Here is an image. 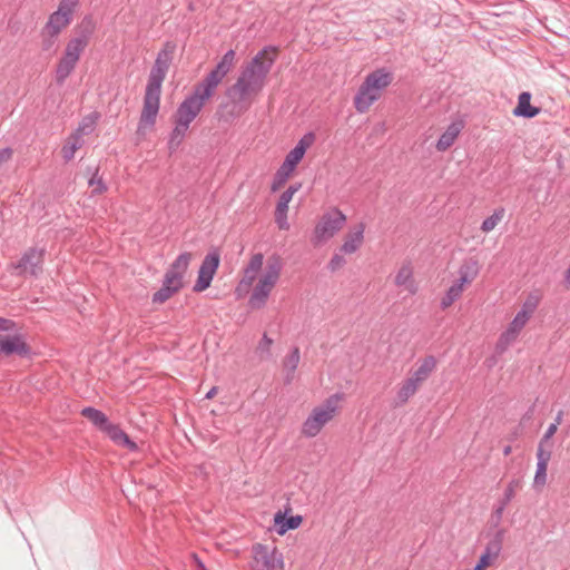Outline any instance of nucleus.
<instances>
[{
	"label": "nucleus",
	"instance_id": "obj_3",
	"mask_svg": "<svg viewBox=\"0 0 570 570\" xmlns=\"http://www.w3.org/2000/svg\"><path fill=\"white\" fill-rule=\"evenodd\" d=\"M283 264L278 256L274 255L267 259V264L263 275L259 277L257 284L253 288L248 304L253 309L263 308L277 284Z\"/></svg>",
	"mask_w": 570,
	"mask_h": 570
},
{
	"label": "nucleus",
	"instance_id": "obj_17",
	"mask_svg": "<svg viewBox=\"0 0 570 570\" xmlns=\"http://www.w3.org/2000/svg\"><path fill=\"white\" fill-rule=\"evenodd\" d=\"M191 261V254L181 253L170 265L165 276L168 284H177L183 287V278Z\"/></svg>",
	"mask_w": 570,
	"mask_h": 570
},
{
	"label": "nucleus",
	"instance_id": "obj_33",
	"mask_svg": "<svg viewBox=\"0 0 570 570\" xmlns=\"http://www.w3.org/2000/svg\"><path fill=\"white\" fill-rule=\"evenodd\" d=\"M180 288V285L168 284L167 278L164 277L161 287L153 295V302L156 304H163L166 301H168L174 294H176Z\"/></svg>",
	"mask_w": 570,
	"mask_h": 570
},
{
	"label": "nucleus",
	"instance_id": "obj_21",
	"mask_svg": "<svg viewBox=\"0 0 570 570\" xmlns=\"http://www.w3.org/2000/svg\"><path fill=\"white\" fill-rule=\"evenodd\" d=\"M479 273V261L474 257L465 258L458 271L459 278L456 281L463 285L471 284L478 277Z\"/></svg>",
	"mask_w": 570,
	"mask_h": 570
},
{
	"label": "nucleus",
	"instance_id": "obj_37",
	"mask_svg": "<svg viewBox=\"0 0 570 570\" xmlns=\"http://www.w3.org/2000/svg\"><path fill=\"white\" fill-rule=\"evenodd\" d=\"M504 214L505 209L503 207L497 208L491 216H489L482 222L481 230L483 233H489L493 230L495 226L502 220Z\"/></svg>",
	"mask_w": 570,
	"mask_h": 570
},
{
	"label": "nucleus",
	"instance_id": "obj_53",
	"mask_svg": "<svg viewBox=\"0 0 570 570\" xmlns=\"http://www.w3.org/2000/svg\"><path fill=\"white\" fill-rule=\"evenodd\" d=\"M562 417H563V411H559L558 414L556 415L553 424L559 426L562 422Z\"/></svg>",
	"mask_w": 570,
	"mask_h": 570
},
{
	"label": "nucleus",
	"instance_id": "obj_25",
	"mask_svg": "<svg viewBox=\"0 0 570 570\" xmlns=\"http://www.w3.org/2000/svg\"><path fill=\"white\" fill-rule=\"evenodd\" d=\"M394 283L396 286H405L410 294L417 292V286L413 279V268L410 263L403 264L395 275Z\"/></svg>",
	"mask_w": 570,
	"mask_h": 570
},
{
	"label": "nucleus",
	"instance_id": "obj_35",
	"mask_svg": "<svg viewBox=\"0 0 570 570\" xmlns=\"http://www.w3.org/2000/svg\"><path fill=\"white\" fill-rule=\"evenodd\" d=\"M301 360L298 347H294L291 354L284 361V368L286 371L285 383L291 384L294 379V372L296 371Z\"/></svg>",
	"mask_w": 570,
	"mask_h": 570
},
{
	"label": "nucleus",
	"instance_id": "obj_54",
	"mask_svg": "<svg viewBox=\"0 0 570 570\" xmlns=\"http://www.w3.org/2000/svg\"><path fill=\"white\" fill-rule=\"evenodd\" d=\"M564 283L570 285V267L564 272Z\"/></svg>",
	"mask_w": 570,
	"mask_h": 570
},
{
	"label": "nucleus",
	"instance_id": "obj_56",
	"mask_svg": "<svg viewBox=\"0 0 570 570\" xmlns=\"http://www.w3.org/2000/svg\"><path fill=\"white\" fill-rule=\"evenodd\" d=\"M511 451H512L511 445H505V446L503 448V454H504L505 456H508V455L511 453Z\"/></svg>",
	"mask_w": 570,
	"mask_h": 570
},
{
	"label": "nucleus",
	"instance_id": "obj_22",
	"mask_svg": "<svg viewBox=\"0 0 570 570\" xmlns=\"http://www.w3.org/2000/svg\"><path fill=\"white\" fill-rule=\"evenodd\" d=\"M104 433H106L116 444L130 451H135L138 448L137 444L130 440L128 434L117 424L110 422L104 430Z\"/></svg>",
	"mask_w": 570,
	"mask_h": 570
},
{
	"label": "nucleus",
	"instance_id": "obj_49",
	"mask_svg": "<svg viewBox=\"0 0 570 570\" xmlns=\"http://www.w3.org/2000/svg\"><path fill=\"white\" fill-rule=\"evenodd\" d=\"M557 430H558V426L556 424L551 423L548 426V429H547L546 433L543 434L542 439L540 440V442L547 444L549 442V440L554 435Z\"/></svg>",
	"mask_w": 570,
	"mask_h": 570
},
{
	"label": "nucleus",
	"instance_id": "obj_14",
	"mask_svg": "<svg viewBox=\"0 0 570 570\" xmlns=\"http://www.w3.org/2000/svg\"><path fill=\"white\" fill-rule=\"evenodd\" d=\"M264 255L262 253L254 254L247 265L243 269V277L237 284L235 288V294L237 298H242L246 294H248L250 287L253 286L257 274L263 267Z\"/></svg>",
	"mask_w": 570,
	"mask_h": 570
},
{
	"label": "nucleus",
	"instance_id": "obj_40",
	"mask_svg": "<svg viewBox=\"0 0 570 570\" xmlns=\"http://www.w3.org/2000/svg\"><path fill=\"white\" fill-rule=\"evenodd\" d=\"M89 186L92 187L94 195H100L107 190V186L104 183L102 178L98 175V168L95 169L91 178L88 181Z\"/></svg>",
	"mask_w": 570,
	"mask_h": 570
},
{
	"label": "nucleus",
	"instance_id": "obj_42",
	"mask_svg": "<svg viewBox=\"0 0 570 570\" xmlns=\"http://www.w3.org/2000/svg\"><path fill=\"white\" fill-rule=\"evenodd\" d=\"M530 318L524 315V313L518 312L512 322L509 324L508 328L513 332L520 334L521 330L525 326Z\"/></svg>",
	"mask_w": 570,
	"mask_h": 570
},
{
	"label": "nucleus",
	"instance_id": "obj_26",
	"mask_svg": "<svg viewBox=\"0 0 570 570\" xmlns=\"http://www.w3.org/2000/svg\"><path fill=\"white\" fill-rule=\"evenodd\" d=\"M393 80V75L385 69H377L373 72L368 73L364 81L367 86L374 88V90H379L382 92Z\"/></svg>",
	"mask_w": 570,
	"mask_h": 570
},
{
	"label": "nucleus",
	"instance_id": "obj_9",
	"mask_svg": "<svg viewBox=\"0 0 570 570\" xmlns=\"http://www.w3.org/2000/svg\"><path fill=\"white\" fill-rule=\"evenodd\" d=\"M227 102L219 105L216 116L218 120L232 124L244 115L252 106L253 99H248L240 94H234L230 88L226 90Z\"/></svg>",
	"mask_w": 570,
	"mask_h": 570
},
{
	"label": "nucleus",
	"instance_id": "obj_13",
	"mask_svg": "<svg viewBox=\"0 0 570 570\" xmlns=\"http://www.w3.org/2000/svg\"><path fill=\"white\" fill-rule=\"evenodd\" d=\"M220 255L217 249H213L204 257L198 271V278L193 288L194 292L199 293L210 286L214 275L218 269Z\"/></svg>",
	"mask_w": 570,
	"mask_h": 570
},
{
	"label": "nucleus",
	"instance_id": "obj_6",
	"mask_svg": "<svg viewBox=\"0 0 570 570\" xmlns=\"http://www.w3.org/2000/svg\"><path fill=\"white\" fill-rule=\"evenodd\" d=\"M212 97V95L196 85L193 92L177 107L174 115V122L189 127Z\"/></svg>",
	"mask_w": 570,
	"mask_h": 570
},
{
	"label": "nucleus",
	"instance_id": "obj_47",
	"mask_svg": "<svg viewBox=\"0 0 570 570\" xmlns=\"http://www.w3.org/2000/svg\"><path fill=\"white\" fill-rule=\"evenodd\" d=\"M547 469L548 465L537 464V471L534 475V484L543 485L547 482Z\"/></svg>",
	"mask_w": 570,
	"mask_h": 570
},
{
	"label": "nucleus",
	"instance_id": "obj_20",
	"mask_svg": "<svg viewBox=\"0 0 570 570\" xmlns=\"http://www.w3.org/2000/svg\"><path fill=\"white\" fill-rule=\"evenodd\" d=\"M436 367V360L434 356L429 355L424 357L419 367L411 372L409 379L412 380L415 384L421 386L432 374V372Z\"/></svg>",
	"mask_w": 570,
	"mask_h": 570
},
{
	"label": "nucleus",
	"instance_id": "obj_27",
	"mask_svg": "<svg viewBox=\"0 0 570 570\" xmlns=\"http://www.w3.org/2000/svg\"><path fill=\"white\" fill-rule=\"evenodd\" d=\"M463 128L462 122H452L448 126L445 131L441 135L436 142V149L439 151L448 150L456 140L459 134Z\"/></svg>",
	"mask_w": 570,
	"mask_h": 570
},
{
	"label": "nucleus",
	"instance_id": "obj_5",
	"mask_svg": "<svg viewBox=\"0 0 570 570\" xmlns=\"http://www.w3.org/2000/svg\"><path fill=\"white\" fill-rule=\"evenodd\" d=\"M313 140L314 135L312 132L304 135L297 145L286 155L285 160L274 175L271 186L272 191H277L285 185L291 174L296 168L297 164L304 157L306 149L309 147Z\"/></svg>",
	"mask_w": 570,
	"mask_h": 570
},
{
	"label": "nucleus",
	"instance_id": "obj_4",
	"mask_svg": "<svg viewBox=\"0 0 570 570\" xmlns=\"http://www.w3.org/2000/svg\"><path fill=\"white\" fill-rule=\"evenodd\" d=\"M343 397L342 393H335L328 396L321 405L315 406L302 425V434L306 438L316 436L334 419Z\"/></svg>",
	"mask_w": 570,
	"mask_h": 570
},
{
	"label": "nucleus",
	"instance_id": "obj_19",
	"mask_svg": "<svg viewBox=\"0 0 570 570\" xmlns=\"http://www.w3.org/2000/svg\"><path fill=\"white\" fill-rule=\"evenodd\" d=\"M365 224L358 223L352 230H350L340 248L343 254H354L363 245L364 242Z\"/></svg>",
	"mask_w": 570,
	"mask_h": 570
},
{
	"label": "nucleus",
	"instance_id": "obj_1",
	"mask_svg": "<svg viewBox=\"0 0 570 570\" xmlns=\"http://www.w3.org/2000/svg\"><path fill=\"white\" fill-rule=\"evenodd\" d=\"M175 50L176 45L167 41L156 57L145 89L137 135L144 136L146 130L151 129L156 124L160 106L161 85L171 65Z\"/></svg>",
	"mask_w": 570,
	"mask_h": 570
},
{
	"label": "nucleus",
	"instance_id": "obj_11",
	"mask_svg": "<svg viewBox=\"0 0 570 570\" xmlns=\"http://www.w3.org/2000/svg\"><path fill=\"white\" fill-rule=\"evenodd\" d=\"M95 30V22L91 17H85L78 26V36L71 38L66 48L63 56L75 61H79L81 53L89 45V39Z\"/></svg>",
	"mask_w": 570,
	"mask_h": 570
},
{
	"label": "nucleus",
	"instance_id": "obj_29",
	"mask_svg": "<svg viewBox=\"0 0 570 570\" xmlns=\"http://www.w3.org/2000/svg\"><path fill=\"white\" fill-rule=\"evenodd\" d=\"M303 521L301 515H292L286 518L281 511H278L274 515V523L276 525V531L279 535L285 534L289 530L297 529Z\"/></svg>",
	"mask_w": 570,
	"mask_h": 570
},
{
	"label": "nucleus",
	"instance_id": "obj_23",
	"mask_svg": "<svg viewBox=\"0 0 570 570\" xmlns=\"http://www.w3.org/2000/svg\"><path fill=\"white\" fill-rule=\"evenodd\" d=\"M502 550V533L498 532L492 540H490L478 562L490 567L499 557Z\"/></svg>",
	"mask_w": 570,
	"mask_h": 570
},
{
	"label": "nucleus",
	"instance_id": "obj_52",
	"mask_svg": "<svg viewBox=\"0 0 570 570\" xmlns=\"http://www.w3.org/2000/svg\"><path fill=\"white\" fill-rule=\"evenodd\" d=\"M505 508H507V505H503V502L499 501L498 505L494 509V515L498 519V521L501 520Z\"/></svg>",
	"mask_w": 570,
	"mask_h": 570
},
{
	"label": "nucleus",
	"instance_id": "obj_32",
	"mask_svg": "<svg viewBox=\"0 0 570 570\" xmlns=\"http://www.w3.org/2000/svg\"><path fill=\"white\" fill-rule=\"evenodd\" d=\"M174 125L175 126H174V128L169 135V139H168V149H169L170 154H173L174 151H176L179 148V146L183 144L185 136L189 129V127L184 126L178 122H174Z\"/></svg>",
	"mask_w": 570,
	"mask_h": 570
},
{
	"label": "nucleus",
	"instance_id": "obj_57",
	"mask_svg": "<svg viewBox=\"0 0 570 570\" xmlns=\"http://www.w3.org/2000/svg\"><path fill=\"white\" fill-rule=\"evenodd\" d=\"M485 568H488L485 564L478 562L474 567V570H484Z\"/></svg>",
	"mask_w": 570,
	"mask_h": 570
},
{
	"label": "nucleus",
	"instance_id": "obj_28",
	"mask_svg": "<svg viewBox=\"0 0 570 570\" xmlns=\"http://www.w3.org/2000/svg\"><path fill=\"white\" fill-rule=\"evenodd\" d=\"M420 386L415 384L409 377L405 379L399 386L396 391V396L394 400V407L403 406L409 402V400L417 392Z\"/></svg>",
	"mask_w": 570,
	"mask_h": 570
},
{
	"label": "nucleus",
	"instance_id": "obj_38",
	"mask_svg": "<svg viewBox=\"0 0 570 570\" xmlns=\"http://www.w3.org/2000/svg\"><path fill=\"white\" fill-rule=\"evenodd\" d=\"M522 488V480L520 478L512 479L503 493L502 499L500 501L503 502V505H508L511 500L514 498L515 493Z\"/></svg>",
	"mask_w": 570,
	"mask_h": 570
},
{
	"label": "nucleus",
	"instance_id": "obj_16",
	"mask_svg": "<svg viewBox=\"0 0 570 570\" xmlns=\"http://www.w3.org/2000/svg\"><path fill=\"white\" fill-rule=\"evenodd\" d=\"M301 188L302 184L296 183L291 185L285 191L281 194L275 208V223L279 229L287 230L289 228L287 220L288 204L293 199L294 194L297 193Z\"/></svg>",
	"mask_w": 570,
	"mask_h": 570
},
{
	"label": "nucleus",
	"instance_id": "obj_12",
	"mask_svg": "<svg viewBox=\"0 0 570 570\" xmlns=\"http://www.w3.org/2000/svg\"><path fill=\"white\" fill-rule=\"evenodd\" d=\"M78 3L79 0H61L58 9L49 16L43 29L51 33L60 35L71 23L72 14Z\"/></svg>",
	"mask_w": 570,
	"mask_h": 570
},
{
	"label": "nucleus",
	"instance_id": "obj_51",
	"mask_svg": "<svg viewBox=\"0 0 570 570\" xmlns=\"http://www.w3.org/2000/svg\"><path fill=\"white\" fill-rule=\"evenodd\" d=\"M454 303V299L451 298V296H449L446 293L445 295L443 296V298L441 299V308L442 309H446L448 307H450L452 304Z\"/></svg>",
	"mask_w": 570,
	"mask_h": 570
},
{
	"label": "nucleus",
	"instance_id": "obj_39",
	"mask_svg": "<svg viewBox=\"0 0 570 570\" xmlns=\"http://www.w3.org/2000/svg\"><path fill=\"white\" fill-rule=\"evenodd\" d=\"M40 37H41V48L43 51H49L51 50L57 40H58V37L59 35L57 33H51L50 31H47L46 29H41V32H40Z\"/></svg>",
	"mask_w": 570,
	"mask_h": 570
},
{
	"label": "nucleus",
	"instance_id": "obj_31",
	"mask_svg": "<svg viewBox=\"0 0 570 570\" xmlns=\"http://www.w3.org/2000/svg\"><path fill=\"white\" fill-rule=\"evenodd\" d=\"M76 66L77 61L62 55L56 68L57 83L62 85L66 81V79L70 76V73L75 70Z\"/></svg>",
	"mask_w": 570,
	"mask_h": 570
},
{
	"label": "nucleus",
	"instance_id": "obj_36",
	"mask_svg": "<svg viewBox=\"0 0 570 570\" xmlns=\"http://www.w3.org/2000/svg\"><path fill=\"white\" fill-rule=\"evenodd\" d=\"M519 336L518 333L513 332L510 328H507L499 337L495 344V351L498 354L504 353L508 347L517 340Z\"/></svg>",
	"mask_w": 570,
	"mask_h": 570
},
{
	"label": "nucleus",
	"instance_id": "obj_43",
	"mask_svg": "<svg viewBox=\"0 0 570 570\" xmlns=\"http://www.w3.org/2000/svg\"><path fill=\"white\" fill-rule=\"evenodd\" d=\"M546 443L539 442L537 450V464L548 465L551 459V451L549 449H544Z\"/></svg>",
	"mask_w": 570,
	"mask_h": 570
},
{
	"label": "nucleus",
	"instance_id": "obj_34",
	"mask_svg": "<svg viewBox=\"0 0 570 570\" xmlns=\"http://www.w3.org/2000/svg\"><path fill=\"white\" fill-rule=\"evenodd\" d=\"M83 139L81 134L73 132L61 149L62 157L66 161H70L75 157V153L82 146Z\"/></svg>",
	"mask_w": 570,
	"mask_h": 570
},
{
	"label": "nucleus",
	"instance_id": "obj_18",
	"mask_svg": "<svg viewBox=\"0 0 570 570\" xmlns=\"http://www.w3.org/2000/svg\"><path fill=\"white\" fill-rule=\"evenodd\" d=\"M381 97V92L379 90H374V88L367 86L365 81L360 86L355 98L354 106L355 109L363 114L368 110V108Z\"/></svg>",
	"mask_w": 570,
	"mask_h": 570
},
{
	"label": "nucleus",
	"instance_id": "obj_50",
	"mask_svg": "<svg viewBox=\"0 0 570 570\" xmlns=\"http://www.w3.org/2000/svg\"><path fill=\"white\" fill-rule=\"evenodd\" d=\"M12 154H13V151L9 147L0 149V165L10 160L12 157Z\"/></svg>",
	"mask_w": 570,
	"mask_h": 570
},
{
	"label": "nucleus",
	"instance_id": "obj_30",
	"mask_svg": "<svg viewBox=\"0 0 570 570\" xmlns=\"http://www.w3.org/2000/svg\"><path fill=\"white\" fill-rule=\"evenodd\" d=\"M81 415L90 421L99 431L104 432L106 426L110 423L107 415L95 407L87 406L81 410Z\"/></svg>",
	"mask_w": 570,
	"mask_h": 570
},
{
	"label": "nucleus",
	"instance_id": "obj_8",
	"mask_svg": "<svg viewBox=\"0 0 570 570\" xmlns=\"http://www.w3.org/2000/svg\"><path fill=\"white\" fill-rule=\"evenodd\" d=\"M46 248L29 247L23 252L20 259L11 263L12 273L21 277H38L43 272Z\"/></svg>",
	"mask_w": 570,
	"mask_h": 570
},
{
	"label": "nucleus",
	"instance_id": "obj_24",
	"mask_svg": "<svg viewBox=\"0 0 570 570\" xmlns=\"http://www.w3.org/2000/svg\"><path fill=\"white\" fill-rule=\"evenodd\" d=\"M530 101L531 94L528 91L521 92L518 98V105L512 111L513 116L530 119L539 115L540 108L531 106Z\"/></svg>",
	"mask_w": 570,
	"mask_h": 570
},
{
	"label": "nucleus",
	"instance_id": "obj_58",
	"mask_svg": "<svg viewBox=\"0 0 570 570\" xmlns=\"http://www.w3.org/2000/svg\"><path fill=\"white\" fill-rule=\"evenodd\" d=\"M487 362H489L488 366L491 367L495 363V360L491 358V360H488Z\"/></svg>",
	"mask_w": 570,
	"mask_h": 570
},
{
	"label": "nucleus",
	"instance_id": "obj_7",
	"mask_svg": "<svg viewBox=\"0 0 570 570\" xmlns=\"http://www.w3.org/2000/svg\"><path fill=\"white\" fill-rule=\"evenodd\" d=\"M346 223V216L338 208L334 207L324 213L313 230L312 243L318 246L331 239L340 232Z\"/></svg>",
	"mask_w": 570,
	"mask_h": 570
},
{
	"label": "nucleus",
	"instance_id": "obj_46",
	"mask_svg": "<svg viewBox=\"0 0 570 570\" xmlns=\"http://www.w3.org/2000/svg\"><path fill=\"white\" fill-rule=\"evenodd\" d=\"M464 286H465V285H463V284H462V283H460L459 281H455V282L450 286V288L448 289L446 294H448L449 296H451V298H452V299H454V302H455V301H458V299L461 297V295H462V293H463V291H464Z\"/></svg>",
	"mask_w": 570,
	"mask_h": 570
},
{
	"label": "nucleus",
	"instance_id": "obj_10",
	"mask_svg": "<svg viewBox=\"0 0 570 570\" xmlns=\"http://www.w3.org/2000/svg\"><path fill=\"white\" fill-rule=\"evenodd\" d=\"M235 57L236 53L233 49L226 51L216 67L197 86L214 96L218 85L235 66Z\"/></svg>",
	"mask_w": 570,
	"mask_h": 570
},
{
	"label": "nucleus",
	"instance_id": "obj_48",
	"mask_svg": "<svg viewBox=\"0 0 570 570\" xmlns=\"http://www.w3.org/2000/svg\"><path fill=\"white\" fill-rule=\"evenodd\" d=\"M95 125V119H85L78 127V129L75 132L81 134V137L83 135H88L92 131Z\"/></svg>",
	"mask_w": 570,
	"mask_h": 570
},
{
	"label": "nucleus",
	"instance_id": "obj_15",
	"mask_svg": "<svg viewBox=\"0 0 570 570\" xmlns=\"http://www.w3.org/2000/svg\"><path fill=\"white\" fill-rule=\"evenodd\" d=\"M253 552L257 570H283V557L276 549L269 551L265 546L256 544Z\"/></svg>",
	"mask_w": 570,
	"mask_h": 570
},
{
	"label": "nucleus",
	"instance_id": "obj_45",
	"mask_svg": "<svg viewBox=\"0 0 570 570\" xmlns=\"http://www.w3.org/2000/svg\"><path fill=\"white\" fill-rule=\"evenodd\" d=\"M273 344V340L269 338L267 336V334L265 333L262 337V340L259 341L258 343V346H257V352L261 354V355H266V356H269L271 355V346Z\"/></svg>",
	"mask_w": 570,
	"mask_h": 570
},
{
	"label": "nucleus",
	"instance_id": "obj_2",
	"mask_svg": "<svg viewBox=\"0 0 570 570\" xmlns=\"http://www.w3.org/2000/svg\"><path fill=\"white\" fill-rule=\"evenodd\" d=\"M276 48L265 47L248 62L246 63L236 82L229 88L234 94L253 99L264 88L267 75L269 73L275 62Z\"/></svg>",
	"mask_w": 570,
	"mask_h": 570
},
{
	"label": "nucleus",
	"instance_id": "obj_41",
	"mask_svg": "<svg viewBox=\"0 0 570 570\" xmlns=\"http://www.w3.org/2000/svg\"><path fill=\"white\" fill-rule=\"evenodd\" d=\"M539 301H540V298L538 296L529 295L527 297V299L524 301V303L522 304V307L519 312L524 313V315L530 318L531 315L537 309V307L539 305Z\"/></svg>",
	"mask_w": 570,
	"mask_h": 570
},
{
	"label": "nucleus",
	"instance_id": "obj_55",
	"mask_svg": "<svg viewBox=\"0 0 570 570\" xmlns=\"http://www.w3.org/2000/svg\"><path fill=\"white\" fill-rule=\"evenodd\" d=\"M217 392V387L210 389V391L206 394V399H212Z\"/></svg>",
	"mask_w": 570,
	"mask_h": 570
},
{
	"label": "nucleus",
	"instance_id": "obj_59",
	"mask_svg": "<svg viewBox=\"0 0 570 570\" xmlns=\"http://www.w3.org/2000/svg\"><path fill=\"white\" fill-rule=\"evenodd\" d=\"M198 564H199V567H200L203 570H206V569H205V566H204L200 561L198 562Z\"/></svg>",
	"mask_w": 570,
	"mask_h": 570
},
{
	"label": "nucleus",
	"instance_id": "obj_44",
	"mask_svg": "<svg viewBox=\"0 0 570 570\" xmlns=\"http://www.w3.org/2000/svg\"><path fill=\"white\" fill-rule=\"evenodd\" d=\"M345 264H346V259L344 258L343 255L334 254L327 264V268L334 273V272L341 269Z\"/></svg>",
	"mask_w": 570,
	"mask_h": 570
}]
</instances>
